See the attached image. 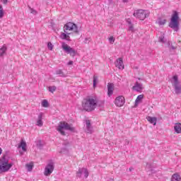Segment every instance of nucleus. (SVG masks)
Segmentation results:
<instances>
[{"label":"nucleus","instance_id":"nucleus-18","mask_svg":"<svg viewBox=\"0 0 181 181\" xmlns=\"http://www.w3.org/2000/svg\"><path fill=\"white\" fill-rule=\"evenodd\" d=\"M86 128L88 134L93 132V127H91V122L90 120H86Z\"/></svg>","mask_w":181,"mask_h":181},{"label":"nucleus","instance_id":"nucleus-27","mask_svg":"<svg viewBox=\"0 0 181 181\" xmlns=\"http://www.w3.org/2000/svg\"><path fill=\"white\" fill-rule=\"evenodd\" d=\"M142 98H144V95H139L137 96L136 100H135V104H138V103H139V101H141V100H142Z\"/></svg>","mask_w":181,"mask_h":181},{"label":"nucleus","instance_id":"nucleus-36","mask_svg":"<svg viewBox=\"0 0 181 181\" xmlns=\"http://www.w3.org/2000/svg\"><path fill=\"white\" fill-rule=\"evenodd\" d=\"M109 42H110V43H114V42H115V39H114V37H110L109 38Z\"/></svg>","mask_w":181,"mask_h":181},{"label":"nucleus","instance_id":"nucleus-10","mask_svg":"<svg viewBox=\"0 0 181 181\" xmlns=\"http://www.w3.org/2000/svg\"><path fill=\"white\" fill-rule=\"evenodd\" d=\"M83 173H84V176L86 177V179H87V177H88V170H87V168H79L78 172L76 173V177H81V175H83Z\"/></svg>","mask_w":181,"mask_h":181},{"label":"nucleus","instance_id":"nucleus-26","mask_svg":"<svg viewBox=\"0 0 181 181\" xmlns=\"http://www.w3.org/2000/svg\"><path fill=\"white\" fill-rule=\"evenodd\" d=\"M157 23H158L160 25H163L166 23V19L162 20L161 18H159Z\"/></svg>","mask_w":181,"mask_h":181},{"label":"nucleus","instance_id":"nucleus-23","mask_svg":"<svg viewBox=\"0 0 181 181\" xmlns=\"http://www.w3.org/2000/svg\"><path fill=\"white\" fill-rule=\"evenodd\" d=\"M55 74L60 76V77H66V74H64V72L62 69L57 70Z\"/></svg>","mask_w":181,"mask_h":181},{"label":"nucleus","instance_id":"nucleus-41","mask_svg":"<svg viewBox=\"0 0 181 181\" xmlns=\"http://www.w3.org/2000/svg\"><path fill=\"white\" fill-rule=\"evenodd\" d=\"M171 49H173V50H175V49H176V47L173 45H171Z\"/></svg>","mask_w":181,"mask_h":181},{"label":"nucleus","instance_id":"nucleus-31","mask_svg":"<svg viewBox=\"0 0 181 181\" xmlns=\"http://www.w3.org/2000/svg\"><path fill=\"white\" fill-rule=\"evenodd\" d=\"M48 90L50 93H53L54 91H56V90H57V88L56 86H49L48 88Z\"/></svg>","mask_w":181,"mask_h":181},{"label":"nucleus","instance_id":"nucleus-19","mask_svg":"<svg viewBox=\"0 0 181 181\" xmlns=\"http://www.w3.org/2000/svg\"><path fill=\"white\" fill-rule=\"evenodd\" d=\"M174 129L177 134H181V124L180 123H177L174 126Z\"/></svg>","mask_w":181,"mask_h":181},{"label":"nucleus","instance_id":"nucleus-28","mask_svg":"<svg viewBox=\"0 0 181 181\" xmlns=\"http://www.w3.org/2000/svg\"><path fill=\"white\" fill-rule=\"evenodd\" d=\"M37 148L42 149L43 148V144H42V140H38L37 142Z\"/></svg>","mask_w":181,"mask_h":181},{"label":"nucleus","instance_id":"nucleus-12","mask_svg":"<svg viewBox=\"0 0 181 181\" xmlns=\"http://www.w3.org/2000/svg\"><path fill=\"white\" fill-rule=\"evenodd\" d=\"M114 93V83H107V95L111 97Z\"/></svg>","mask_w":181,"mask_h":181},{"label":"nucleus","instance_id":"nucleus-1","mask_svg":"<svg viewBox=\"0 0 181 181\" xmlns=\"http://www.w3.org/2000/svg\"><path fill=\"white\" fill-rule=\"evenodd\" d=\"M104 104L103 102L98 103L93 98L84 99L82 102V107L85 111H94L97 107H101Z\"/></svg>","mask_w":181,"mask_h":181},{"label":"nucleus","instance_id":"nucleus-30","mask_svg":"<svg viewBox=\"0 0 181 181\" xmlns=\"http://www.w3.org/2000/svg\"><path fill=\"white\" fill-rule=\"evenodd\" d=\"M4 8L2 7V6L0 5V19H2L4 18Z\"/></svg>","mask_w":181,"mask_h":181},{"label":"nucleus","instance_id":"nucleus-3","mask_svg":"<svg viewBox=\"0 0 181 181\" xmlns=\"http://www.w3.org/2000/svg\"><path fill=\"white\" fill-rule=\"evenodd\" d=\"M168 26L173 29L175 32L179 31V13L177 11L173 12Z\"/></svg>","mask_w":181,"mask_h":181},{"label":"nucleus","instance_id":"nucleus-37","mask_svg":"<svg viewBox=\"0 0 181 181\" xmlns=\"http://www.w3.org/2000/svg\"><path fill=\"white\" fill-rule=\"evenodd\" d=\"M129 30L134 32V25L132 24L130 26H129Z\"/></svg>","mask_w":181,"mask_h":181},{"label":"nucleus","instance_id":"nucleus-17","mask_svg":"<svg viewBox=\"0 0 181 181\" xmlns=\"http://www.w3.org/2000/svg\"><path fill=\"white\" fill-rule=\"evenodd\" d=\"M147 121L150 122V124H153V125H156V122L158 121V119L156 117H152L151 116H148L146 117Z\"/></svg>","mask_w":181,"mask_h":181},{"label":"nucleus","instance_id":"nucleus-29","mask_svg":"<svg viewBox=\"0 0 181 181\" xmlns=\"http://www.w3.org/2000/svg\"><path fill=\"white\" fill-rule=\"evenodd\" d=\"M97 83H98V77L97 76H93V87L97 86Z\"/></svg>","mask_w":181,"mask_h":181},{"label":"nucleus","instance_id":"nucleus-20","mask_svg":"<svg viewBox=\"0 0 181 181\" xmlns=\"http://www.w3.org/2000/svg\"><path fill=\"white\" fill-rule=\"evenodd\" d=\"M18 148H21L24 152H26V142L23 140H21Z\"/></svg>","mask_w":181,"mask_h":181},{"label":"nucleus","instance_id":"nucleus-16","mask_svg":"<svg viewBox=\"0 0 181 181\" xmlns=\"http://www.w3.org/2000/svg\"><path fill=\"white\" fill-rule=\"evenodd\" d=\"M43 118V113H40L38 115V119L37 120V127H43V121H42Z\"/></svg>","mask_w":181,"mask_h":181},{"label":"nucleus","instance_id":"nucleus-15","mask_svg":"<svg viewBox=\"0 0 181 181\" xmlns=\"http://www.w3.org/2000/svg\"><path fill=\"white\" fill-rule=\"evenodd\" d=\"M116 67L119 69V70H123L124 69V62L122 61V58H119L117 61Z\"/></svg>","mask_w":181,"mask_h":181},{"label":"nucleus","instance_id":"nucleus-39","mask_svg":"<svg viewBox=\"0 0 181 181\" xmlns=\"http://www.w3.org/2000/svg\"><path fill=\"white\" fill-rule=\"evenodd\" d=\"M127 23L129 25V26L132 25V22H131L130 20H127Z\"/></svg>","mask_w":181,"mask_h":181},{"label":"nucleus","instance_id":"nucleus-5","mask_svg":"<svg viewBox=\"0 0 181 181\" xmlns=\"http://www.w3.org/2000/svg\"><path fill=\"white\" fill-rule=\"evenodd\" d=\"M71 30L74 32V33H76V35H78L80 33V31H78V27L77 25L72 22H69L64 26V32L65 33H67V32Z\"/></svg>","mask_w":181,"mask_h":181},{"label":"nucleus","instance_id":"nucleus-25","mask_svg":"<svg viewBox=\"0 0 181 181\" xmlns=\"http://www.w3.org/2000/svg\"><path fill=\"white\" fill-rule=\"evenodd\" d=\"M42 106L44 107V108H47L49 107V102L47 100H44L42 102Z\"/></svg>","mask_w":181,"mask_h":181},{"label":"nucleus","instance_id":"nucleus-38","mask_svg":"<svg viewBox=\"0 0 181 181\" xmlns=\"http://www.w3.org/2000/svg\"><path fill=\"white\" fill-rule=\"evenodd\" d=\"M2 2L4 5H6L8 4V0H3Z\"/></svg>","mask_w":181,"mask_h":181},{"label":"nucleus","instance_id":"nucleus-4","mask_svg":"<svg viewBox=\"0 0 181 181\" xmlns=\"http://www.w3.org/2000/svg\"><path fill=\"white\" fill-rule=\"evenodd\" d=\"M12 166L13 164L9 163V160L6 159V156H3L0 159V173H5V172H8Z\"/></svg>","mask_w":181,"mask_h":181},{"label":"nucleus","instance_id":"nucleus-45","mask_svg":"<svg viewBox=\"0 0 181 181\" xmlns=\"http://www.w3.org/2000/svg\"><path fill=\"white\" fill-rule=\"evenodd\" d=\"M110 1H112V0H110Z\"/></svg>","mask_w":181,"mask_h":181},{"label":"nucleus","instance_id":"nucleus-9","mask_svg":"<svg viewBox=\"0 0 181 181\" xmlns=\"http://www.w3.org/2000/svg\"><path fill=\"white\" fill-rule=\"evenodd\" d=\"M173 87H174L175 88V94H181V85L180 83L179 82L177 76H174L173 77Z\"/></svg>","mask_w":181,"mask_h":181},{"label":"nucleus","instance_id":"nucleus-21","mask_svg":"<svg viewBox=\"0 0 181 181\" xmlns=\"http://www.w3.org/2000/svg\"><path fill=\"white\" fill-rule=\"evenodd\" d=\"M7 47L6 45H4L1 48H0V56H4V53H6Z\"/></svg>","mask_w":181,"mask_h":181},{"label":"nucleus","instance_id":"nucleus-7","mask_svg":"<svg viewBox=\"0 0 181 181\" xmlns=\"http://www.w3.org/2000/svg\"><path fill=\"white\" fill-rule=\"evenodd\" d=\"M62 49L65 53L70 54L71 57H74L77 54V51L66 44L62 45Z\"/></svg>","mask_w":181,"mask_h":181},{"label":"nucleus","instance_id":"nucleus-13","mask_svg":"<svg viewBox=\"0 0 181 181\" xmlns=\"http://www.w3.org/2000/svg\"><path fill=\"white\" fill-rule=\"evenodd\" d=\"M69 35H71L69 31H67V33L65 32L62 33H61L60 38L62 39V40H68V42H70L71 40H70V36Z\"/></svg>","mask_w":181,"mask_h":181},{"label":"nucleus","instance_id":"nucleus-34","mask_svg":"<svg viewBox=\"0 0 181 181\" xmlns=\"http://www.w3.org/2000/svg\"><path fill=\"white\" fill-rule=\"evenodd\" d=\"M90 42H91V38H90V37H86L84 40V43L86 45H88V43H90Z\"/></svg>","mask_w":181,"mask_h":181},{"label":"nucleus","instance_id":"nucleus-6","mask_svg":"<svg viewBox=\"0 0 181 181\" xmlns=\"http://www.w3.org/2000/svg\"><path fill=\"white\" fill-rule=\"evenodd\" d=\"M133 15L140 21H144L145 18L149 17V13H146V12L142 9L135 11Z\"/></svg>","mask_w":181,"mask_h":181},{"label":"nucleus","instance_id":"nucleus-8","mask_svg":"<svg viewBox=\"0 0 181 181\" xmlns=\"http://www.w3.org/2000/svg\"><path fill=\"white\" fill-rule=\"evenodd\" d=\"M53 170H54V163H53V161H50L45 166L44 170L45 176H50L52 173H53Z\"/></svg>","mask_w":181,"mask_h":181},{"label":"nucleus","instance_id":"nucleus-44","mask_svg":"<svg viewBox=\"0 0 181 181\" xmlns=\"http://www.w3.org/2000/svg\"><path fill=\"white\" fill-rule=\"evenodd\" d=\"M122 2L127 3L128 2V0H122Z\"/></svg>","mask_w":181,"mask_h":181},{"label":"nucleus","instance_id":"nucleus-22","mask_svg":"<svg viewBox=\"0 0 181 181\" xmlns=\"http://www.w3.org/2000/svg\"><path fill=\"white\" fill-rule=\"evenodd\" d=\"M171 181H181L180 175L174 174L172 177Z\"/></svg>","mask_w":181,"mask_h":181},{"label":"nucleus","instance_id":"nucleus-43","mask_svg":"<svg viewBox=\"0 0 181 181\" xmlns=\"http://www.w3.org/2000/svg\"><path fill=\"white\" fill-rule=\"evenodd\" d=\"M1 154H2V148H0V155H1Z\"/></svg>","mask_w":181,"mask_h":181},{"label":"nucleus","instance_id":"nucleus-35","mask_svg":"<svg viewBox=\"0 0 181 181\" xmlns=\"http://www.w3.org/2000/svg\"><path fill=\"white\" fill-rule=\"evenodd\" d=\"M164 39H165L164 36L159 37V42H160L161 43H165Z\"/></svg>","mask_w":181,"mask_h":181},{"label":"nucleus","instance_id":"nucleus-33","mask_svg":"<svg viewBox=\"0 0 181 181\" xmlns=\"http://www.w3.org/2000/svg\"><path fill=\"white\" fill-rule=\"evenodd\" d=\"M47 47L49 50H53L54 45L52 44V42H48Z\"/></svg>","mask_w":181,"mask_h":181},{"label":"nucleus","instance_id":"nucleus-11","mask_svg":"<svg viewBox=\"0 0 181 181\" xmlns=\"http://www.w3.org/2000/svg\"><path fill=\"white\" fill-rule=\"evenodd\" d=\"M115 104L117 105V107H122V105L125 104V98H124L122 95L118 96L115 99Z\"/></svg>","mask_w":181,"mask_h":181},{"label":"nucleus","instance_id":"nucleus-2","mask_svg":"<svg viewBox=\"0 0 181 181\" xmlns=\"http://www.w3.org/2000/svg\"><path fill=\"white\" fill-rule=\"evenodd\" d=\"M63 129H66V131H70L71 132H76V128L71 127V125L69 124L66 122H60L57 128V131L63 135L64 136H66V132L63 131Z\"/></svg>","mask_w":181,"mask_h":181},{"label":"nucleus","instance_id":"nucleus-14","mask_svg":"<svg viewBox=\"0 0 181 181\" xmlns=\"http://www.w3.org/2000/svg\"><path fill=\"white\" fill-rule=\"evenodd\" d=\"M133 90L135 91H138L141 93L142 90H144V86L142 83H139V82H136L135 85L133 86Z\"/></svg>","mask_w":181,"mask_h":181},{"label":"nucleus","instance_id":"nucleus-32","mask_svg":"<svg viewBox=\"0 0 181 181\" xmlns=\"http://www.w3.org/2000/svg\"><path fill=\"white\" fill-rule=\"evenodd\" d=\"M28 8L30 11V13H33V15H36V13H37V11H36V10L30 8V6H28Z\"/></svg>","mask_w":181,"mask_h":181},{"label":"nucleus","instance_id":"nucleus-42","mask_svg":"<svg viewBox=\"0 0 181 181\" xmlns=\"http://www.w3.org/2000/svg\"><path fill=\"white\" fill-rule=\"evenodd\" d=\"M129 172H132V170H134V168H130L129 169Z\"/></svg>","mask_w":181,"mask_h":181},{"label":"nucleus","instance_id":"nucleus-24","mask_svg":"<svg viewBox=\"0 0 181 181\" xmlns=\"http://www.w3.org/2000/svg\"><path fill=\"white\" fill-rule=\"evenodd\" d=\"M25 168H27L28 172H32V170L33 169V163L31 162L28 164H26Z\"/></svg>","mask_w":181,"mask_h":181},{"label":"nucleus","instance_id":"nucleus-40","mask_svg":"<svg viewBox=\"0 0 181 181\" xmlns=\"http://www.w3.org/2000/svg\"><path fill=\"white\" fill-rule=\"evenodd\" d=\"M71 64H73V61H69L68 62V66H71Z\"/></svg>","mask_w":181,"mask_h":181}]
</instances>
